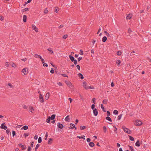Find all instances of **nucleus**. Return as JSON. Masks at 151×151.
<instances>
[{
    "label": "nucleus",
    "mask_w": 151,
    "mask_h": 151,
    "mask_svg": "<svg viewBox=\"0 0 151 151\" xmlns=\"http://www.w3.org/2000/svg\"><path fill=\"white\" fill-rule=\"evenodd\" d=\"M42 138L41 137H39L38 139V142L39 143H40L42 142Z\"/></svg>",
    "instance_id": "nucleus-37"
},
{
    "label": "nucleus",
    "mask_w": 151,
    "mask_h": 151,
    "mask_svg": "<svg viewBox=\"0 0 151 151\" xmlns=\"http://www.w3.org/2000/svg\"><path fill=\"white\" fill-rule=\"evenodd\" d=\"M29 135V133H25L24 134V135L25 136V137L28 136Z\"/></svg>",
    "instance_id": "nucleus-53"
},
{
    "label": "nucleus",
    "mask_w": 151,
    "mask_h": 151,
    "mask_svg": "<svg viewBox=\"0 0 151 151\" xmlns=\"http://www.w3.org/2000/svg\"><path fill=\"white\" fill-rule=\"evenodd\" d=\"M108 101V100L106 99H104L102 101V102L104 104H106Z\"/></svg>",
    "instance_id": "nucleus-21"
},
{
    "label": "nucleus",
    "mask_w": 151,
    "mask_h": 151,
    "mask_svg": "<svg viewBox=\"0 0 151 151\" xmlns=\"http://www.w3.org/2000/svg\"><path fill=\"white\" fill-rule=\"evenodd\" d=\"M86 127L85 126H81L80 127V129H81V130H83L84 129H86Z\"/></svg>",
    "instance_id": "nucleus-25"
},
{
    "label": "nucleus",
    "mask_w": 151,
    "mask_h": 151,
    "mask_svg": "<svg viewBox=\"0 0 151 151\" xmlns=\"http://www.w3.org/2000/svg\"><path fill=\"white\" fill-rule=\"evenodd\" d=\"M47 50H48V51H50V52H51V54L53 53V51H52V50H51V48H48V49H47Z\"/></svg>",
    "instance_id": "nucleus-42"
},
{
    "label": "nucleus",
    "mask_w": 151,
    "mask_h": 151,
    "mask_svg": "<svg viewBox=\"0 0 151 151\" xmlns=\"http://www.w3.org/2000/svg\"><path fill=\"white\" fill-rule=\"evenodd\" d=\"M129 139L131 141H134V138L131 136H129Z\"/></svg>",
    "instance_id": "nucleus-40"
},
{
    "label": "nucleus",
    "mask_w": 151,
    "mask_h": 151,
    "mask_svg": "<svg viewBox=\"0 0 151 151\" xmlns=\"http://www.w3.org/2000/svg\"><path fill=\"white\" fill-rule=\"evenodd\" d=\"M118 111L116 110H114L113 112V113L114 114H118Z\"/></svg>",
    "instance_id": "nucleus-39"
},
{
    "label": "nucleus",
    "mask_w": 151,
    "mask_h": 151,
    "mask_svg": "<svg viewBox=\"0 0 151 151\" xmlns=\"http://www.w3.org/2000/svg\"><path fill=\"white\" fill-rule=\"evenodd\" d=\"M79 77L81 78V79H83L84 78L83 75L81 73H79L78 74Z\"/></svg>",
    "instance_id": "nucleus-18"
},
{
    "label": "nucleus",
    "mask_w": 151,
    "mask_h": 151,
    "mask_svg": "<svg viewBox=\"0 0 151 151\" xmlns=\"http://www.w3.org/2000/svg\"><path fill=\"white\" fill-rule=\"evenodd\" d=\"M65 82L67 84V85L69 87H72L73 85L72 84V83L70 81H65Z\"/></svg>",
    "instance_id": "nucleus-6"
},
{
    "label": "nucleus",
    "mask_w": 151,
    "mask_h": 151,
    "mask_svg": "<svg viewBox=\"0 0 151 151\" xmlns=\"http://www.w3.org/2000/svg\"><path fill=\"white\" fill-rule=\"evenodd\" d=\"M113 127H114V128H115V129H114V132H116L117 129V128H116V127L114 125L113 126Z\"/></svg>",
    "instance_id": "nucleus-55"
},
{
    "label": "nucleus",
    "mask_w": 151,
    "mask_h": 151,
    "mask_svg": "<svg viewBox=\"0 0 151 151\" xmlns=\"http://www.w3.org/2000/svg\"><path fill=\"white\" fill-rule=\"evenodd\" d=\"M13 137H14L16 135L15 132L14 131H12Z\"/></svg>",
    "instance_id": "nucleus-50"
},
{
    "label": "nucleus",
    "mask_w": 151,
    "mask_h": 151,
    "mask_svg": "<svg viewBox=\"0 0 151 151\" xmlns=\"http://www.w3.org/2000/svg\"><path fill=\"white\" fill-rule=\"evenodd\" d=\"M51 119V117L50 116H48L46 122L47 123H49L50 122Z\"/></svg>",
    "instance_id": "nucleus-28"
},
{
    "label": "nucleus",
    "mask_w": 151,
    "mask_h": 151,
    "mask_svg": "<svg viewBox=\"0 0 151 151\" xmlns=\"http://www.w3.org/2000/svg\"><path fill=\"white\" fill-rule=\"evenodd\" d=\"M43 66L44 67L45 66L46 67H47L48 66L47 64L46 63H43Z\"/></svg>",
    "instance_id": "nucleus-58"
},
{
    "label": "nucleus",
    "mask_w": 151,
    "mask_h": 151,
    "mask_svg": "<svg viewBox=\"0 0 151 151\" xmlns=\"http://www.w3.org/2000/svg\"><path fill=\"white\" fill-rule=\"evenodd\" d=\"M70 127H68V128L69 129H73V128H74V127H75V125L74 124H72V123H70Z\"/></svg>",
    "instance_id": "nucleus-10"
},
{
    "label": "nucleus",
    "mask_w": 151,
    "mask_h": 151,
    "mask_svg": "<svg viewBox=\"0 0 151 151\" xmlns=\"http://www.w3.org/2000/svg\"><path fill=\"white\" fill-rule=\"evenodd\" d=\"M6 133L9 134V132H10V130H9L8 129H7L6 130Z\"/></svg>",
    "instance_id": "nucleus-57"
},
{
    "label": "nucleus",
    "mask_w": 151,
    "mask_h": 151,
    "mask_svg": "<svg viewBox=\"0 0 151 151\" xmlns=\"http://www.w3.org/2000/svg\"><path fill=\"white\" fill-rule=\"evenodd\" d=\"M29 110L32 113H33V111L34 110V109L32 107H29Z\"/></svg>",
    "instance_id": "nucleus-24"
},
{
    "label": "nucleus",
    "mask_w": 151,
    "mask_h": 151,
    "mask_svg": "<svg viewBox=\"0 0 151 151\" xmlns=\"http://www.w3.org/2000/svg\"><path fill=\"white\" fill-rule=\"evenodd\" d=\"M27 151H31V147L29 146H28Z\"/></svg>",
    "instance_id": "nucleus-64"
},
{
    "label": "nucleus",
    "mask_w": 151,
    "mask_h": 151,
    "mask_svg": "<svg viewBox=\"0 0 151 151\" xmlns=\"http://www.w3.org/2000/svg\"><path fill=\"white\" fill-rule=\"evenodd\" d=\"M80 53L81 55H83V51L82 50H80Z\"/></svg>",
    "instance_id": "nucleus-46"
},
{
    "label": "nucleus",
    "mask_w": 151,
    "mask_h": 151,
    "mask_svg": "<svg viewBox=\"0 0 151 151\" xmlns=\"http://www.w3.org/2000/svg\"><path fill=\"white\" fill-rule=\"evenodd\" d=\"M122 128L125 132L129 134L131 133V131L128 129L126 128L125 126H122Z\"/></svg>",
    "instance_id": "nucleus-1"
},
{
    "label": "nucleus",
    "mask_w": 151,
    "mask_h": 151,
    "mask_svg": "<svg viewBox=\"0 0 151 151\" xmlns=\"http://www.w3.org/2000/svg\"><path fill=\"white\" fill-rule=\"evenodd\" d=\"M142 122L139 120H137L135 122V124L136 126H139L141 125Z\"/></svg>",
    "instance_id": "nucleus-4"
},
{
    "label": "nucleus",
    "mask_w": 151,
    "mask_h": 151,
    "mask_svg": "<svg viewBox=\"0 0 151 151\" xmlns=\"http://www.w3.org/2000/svg\"><path fill=\"white\" fill-rule=\"evenodd\" d=\"M69 57L72 62H73V61H74V60H75L73 56H72L70 55L69 56Z\"/></svg>",
    "instance_id": "nucleus-15"
},
{
    "label": "nucleus",
    "mask_w": 151,
    "mask_h": 151,
    "mask_svg": "<svg viewBox=\"0 0 151 151\" xmlns=\"http://www.w3.org/2000/svg\"><path fill=\"white\" fill-rule=\"evenodd\" d=\"M50 72L51 73H54V70L53 68H52L50 71Z\"/></svg>",
    "instance_id": "nucleus-48"
},
{
    "label": "nucleus",
    "mask_w": 151,
    "mask_h": 151,
    "mask_svg": "<svg viewBox=\"0 0 151 151\" xmlns=\"http://www.w3.org/2000/svg\"><path fill=\"white\" fill-rule=\"evenodd\" d=\"M55 114H52L51 115V119L52 120H53L55 119Z\"/></svg>",
    "instance_id": "nucleus-29"
},
{
    "label": "nucleus",
    "mask_w": 151,
    "mask_h": 151,
    "mask_svg": "<svg viewBox=\"0 0 151 151\" xmlns=\"http://www.w3.org/2000/svg\"><path fill=\"white\" fill-rule=\"evenodd\" d=\"M28 127L27 126H24L22 128H21V129H23L24 130H26L28 129Z\"/></svg>",
    "instance_id": "nucleus-19"
},
{
    "label": "nucleus",
    "mask_w": 151,
    "mask_h": 151,
    "mask_svg": "<svg viewBox=\"0 0 151 151\" xmlns=\"http://www.w3.org/2000/svg\"><path fill=\"white\" fill-rule=\"evenodd\" d=\"M32 29L34 30H35V31H36V32H38V29L36 27V26L35 25L32 24Z\"/></svg>",
    "instance_id": "nucleus-8"
},
{
    "label": "nucleus",
    "mask_w": 151,
    "mask_h": 151,
    "mask_svg": "<svg viewBox=\"0 0 151 151\" xmlns=\"http://www.w3.org/2000/svg\"><path fill=\"white\" fill-rule=\"evenodd\" d=\"M129 147L130 150L131 151H135L132 147L129 145Z\"/></svg>",
    "instance_id": "nucleus-31"
},
{
    "label": "nucleus",
    "mask_w": 151,
    "mask_h": 151,
    "mask_svg": "<svg viewBox=\"0 0 151 151\" xmlns=\"http://www.w3.org/2000/svg\"><path fill=\"white\" fill-rule=\"evenodd\" d=\"M29 8H25V9H23V12H26V11H28V10H29Z\"/></svg>",
    "instance_id": "nucleus-41"
},
{
    "label": "nucleus",
    "mask_w": 151,
    "mask_h": 151,
    "mask_svg": "<svg viewBox=\"0 0 151 151\" xmlns=\"http://www.w3.org/2000/svg\"><path fill=\"white\" fill-rule=\"evenodd\" d=\"M96 100L95 98H93L92 100V102L94 104H95V100Z\"/></svg>",
    "instance_id": "nucleus-45"
},
{
    "label": "nucleus",
    "mask_w": 151,
    "mask_h": 151,
    "mask_svg": "<svg viewBox=\"0 0 151 151\" xmlns=\"http://www.w3.org/2000/svg\"><path fill=\"white\" fill-rule=\"evenodd\" d=\"M77 137L78 138L80 139L83 138V139H85V136H84V135H83V136H82V137L77 136Z\"/></svg>",
    "instance_id": "nucleus-33"
},
{
    "label": "nucleus",
    "mask_w": 151,
    "mask_h": 151,
    "mask_svg": "<svg viewBox=\"0 0 151 151\" xmlns=\"http://www.w3.org/2000/svg\"><path fill=\"white\" fill-rule=\"evenodd\" d=\"M122 114H120L118 116V118L117 119V120H119L121 119L122 116Z\"/></svg>",
    "instance_id": "nucleus-35"
},
{
    "label": "nucleus",
    "mask_w": 151,
    "mask_h": 151,
    "mask_svg": "<svg viewBox=\"0 0 151 151\" xmlns=\"http://www.w3.org/2000/svg\"><path fill=\"white\" fill-rule=\"evenodd\" d=\"M86 140L88 142H89L91 141V139L89 138H87L86 139Z\"/></svg>",
    "instance_id": "nucleus-63"
},
{
    "label": "nucleus",
    "mask_w": 151,
    "mask_h": 151,
    "mask_svg": "<svg viewBox=\"0 0 151 151\" xmlns=\"http://www.w3.org/2000/svg\"><path fill=\"white\" fill-rule=\"evenodd\" d=\"M107 37L106 36L102 38V41L103 42H105L107 40Z\"/></svg>",
    "instance_id": "nucleus-22"
},
{
    "label": "nucleus",
    "mask_w": 151,
    "mask_h": 151,
    "mask_svg": "<svg viewBox=\"0 0 151 151\" xmlns=\"http://www.w3.org/2000/svg\"><path fill=\"white\" fill-rule=\"evenodd\" d=\"M0 127L1 128L5 130L7 128L5 123L2 124L1 126Z\"/></svg>",
    "instance_id": "nucleus-5"
},
{
    "label": "nucleus",
    "mask_w": 151,
    "mask_h": 151,
    "mask_svg": "<svg viewBox=\"0 0 151 151\" xmlns=\"http://www.w3.org/2000/svg\"><path fill=\"white\" fill-rule=\"evenodd\" d=\"M34 56L35 58H39L40 55L36 54Z\"/></svg>",
    "instance_id": "nucleus-49"
},
{
    "label": "nucleus",
    "mask_w": 151,
    "mask_h": 151,
    "mask_svg": "<svg viewBox=\"0 0 151 151\" xmlns=\"http://www.w3.org/2000/svg\"><path fill=\"white\" fill-rule=\"evenodd\" d=\"M33 144H34V142H32L31 143V146L32 147H33Z\"/></svg>",
    "instance_id": "nucleus-62"
},
{
    "label": "nucleus",
    "mask_w": 151,
    "mask_h": 151,
    "mask_svg": "<svg viewBox=\"0 0 151 151\" xmlns=\"http://www.w3.org/2000/svg\"><path fill=\"white\" fill-rule=\"evenodd\" d=\"M89 145L91 147H93L95 145L94 143L92 142H90Z\"/></svg>",
    "instance_id": "nucleus-20"
},
{
    "label": "nucleus",
    "mask_w": 151,
    "mask_h": 151,
    "mask_svg": "<svg viewBox=\"0 0 151 151\" xmlns=\"http://www.w3.org/2000/svg\"><path fill=\"white\" fill-rule=\"evenodd\" d=\"M28 69L27 68H24L22 70V72L24 73L25 75H27L28 73Z\"/></svg>",
    "instance_id": "nucleus-2"
},
{
    "label": "nucleus",
    "mask_w": 151,
    "mask_h": 151,
    "mask_svg": "<svg viewBox=\"0 0 151 151\" xmlns=\"http://www.w3.org/2000/svg\"><path fill=\"white\" fill-rule=\"evenodd\" d=\"M104 33L105 34L106 36H107V37L109 36V34L106 31H104Z\"/></svg>",
    "instance_id": "nucleus-36"
},
{
    "label": "nucleus",
    "mask_w": 151,
    "mask_h": 151,
    "mask_svg": "<svg viewBox=\"0 0 151 151\" xmlns=\"http://www.w3.org/2000/svg\"><path fill=\"white\" fill-rule=\"evenodd\" d=\"M93 112L95 116H97L98 114V111L97 109L95 108L93 109Z\"/></svg>",
    "instance_id": "nucleus-7"
},
{
    "label": "nucleus",
    "mask_w": 151,
    "mask_h": 151,
    "mask_svg": "<svg viewBox=\"0 0 151 151\" xmlns=\"http://www.w3.org/2000/svg\"><path fill=\"white\" fill-rule=\"evenodd\" d=\"M38 136L37 135H35V137H34V139H36V140H37V138H38Z\"/></svg>",
    "instance_id": "nucleus-61"
},
{
    "label": "nucleus",
    "mask_w": 151,
    "mask_h": 151,
    "mask_svg": "<svg viewBox=\"0 0 151 151\" xmlns=\"http://www.w3.org/2000/svg\"><path fill=\"white\" fill-rule=\"evenodd\" d=\"M95 107V105L94 104H93L91 106V109H94V108Z\"/></svg>",
    "instance_id": "nucleus-54"
},
{
    "label": "nucleus",
    "mask_w": 151,
    "mask_h": 151,
    "mask_svg": "<svg viewBox=\"0 0 151 151\" xmlns=\"http://www.w3.org/2000/svg\"><path fill=\"white\" fill-rule=\"evenodd\" d=\"M61 75L63 77H68V76L65 74H62Z\"/></svg>",
    "instance_id": "nucleus-51"
},
{
    "label": "nucleus",
    "mask_w": 151,
    "mask_h": 151,
    "mask_svg": "<svg viewBox=\"0 0 151 151\" xmlns=\"http://www.w3.org/2000/svg\"><path fill=\"white\" fill-rule=\"evenodd\" d=\"M27 17L25 15H24L23 16V21L25 22L27 21Z\"/></svg>",
    "instance_id": "nucleus-16"
},
{
    "label": "nucleus",
    "mask_w": 151,
    "mask_h": 151,
    "mask_svg": "<svg viewBox=\"0 0 151 151\" xmlns=\"http://www.w3.org/2000/svg\"><path fill=\"white\" fill-rule=\"evenodd\" d=\"M73 62L74 64L76 65L77 64V61L76 60H74Z\"/></svg>",
    "instance_id": "nucleus-47"
},
{
    "label": "nucleus",
    "mask_w": 151,
    "mask_h": 151,
    "mask_svg": "<svg viewBox=\"0 0 151 151\" xmlns=\"http://www.w3.org/2000/svg\"><path fill=\"white\" fill-rule=\"evenodd\" d=\"M116 63L118 65H119L121 63V61L119 60H117L116 61Z\"/></svg>",
    "instance_id": "nucleus-23"
},
{
    "label": "nucleus",
    "mask_w": 151,
    "mask_h": 151,
    "mask_svg": "<svg viewBox=\"0 0 151 151\" xmlns=\"http://www.w3.org/2000/svg\"><path fill=\"white\" fill-rule=\"evenodd\" d=\"M58 10L59 8L57 7H56L55 9V12L56 13H57L58 12Z\"/></svg>",
    "instance_id": "nucleus-34"
},
{
    "label": "nucleus",
    "mask_w": 151,
    "mask_h": 151,
    "mask_svg": "<svg viewBox=\"0 0 151 151\" xmlns=\"http://www.w3.org/2000/svg\"><path fill=\"white\" fill-rule=\"evenodd\" d=\"M58 127L61 129L63 128L64 126L63 125L59 123L58 124Z\"/></svg>",
    "instance_id": "nucleus-11"
},
{
    "label": "nucleus",
    "mask_w": 151,
    "mask_h": 151,
    "mask_svg": "<svg viewBox=\"0 0 151 151\" xmlns=\"http://www.w3.org/2000/svg\"><path fill=\"white\" fill-rule=\"evenodd\" d=\"M107 115L108 116L110 115V113L109 111H107Z\"/></svg>",
    "instance_id": "nucleus-56"
},
{
    "label": "nucleus",
    "mask_w": 151,
    "mask_h": 151,
    "mask_svg": "<svg viewBox=\"0 0 151 151\" xmlns=\"http://www.w3.org/2000/svg\"><path fill=\"white\" fill-rule=\"evenodd\" d=\"M132 17V15L131 14H129L126 17L127 19H130Z\"/></svg>",
    "instance_id": "nucleus-14"
},
{
    "label": "nucleus",
    "mask_w": 151,
    "mask_h": 151,
    "mask_svg": "<svg viewBox=\"0 0 151 151\" xmlns=\"http://www.w3.org/2000/svg\"><path fill=\"white\" fill-rule=\"evenodd\" d=\"M68 35H65L63 36V39H66Z\"/></svg>",
    "instance_id": "nucleus-44"
},
{
    "label": "nucleus",
    "mask_w": 151,
    "mask_h": 151,
    "mask_svg": "<svg viewBox=\"0 0 151 151\" xmlns=\"http://www.w3.org/2000/svg\"><path fill=\"white\" fill-rule=\"evenodd\" d=\"M82 59V57H79L78 58V61H80Z\"/></svg>",
    "instance_id": "nucleus-60"
},
{
    "label": "nucleus",
    "mask_w": 151,
    "mask_h": 151,
    "mask_svg": "<svg viewBox=\"0 0 151 151\" xmlns=\"http://www.w3.org/2000/svg\"><path fill=\"white\" fill-rule=\"evenodd\" d=\"M69 117V115H68L66 117V118H65V120L66 121H67V122H69V120H70V119H69L68 118Z\"/></svg>",
    "instance_id": "nucleus-27"
},
{
    "label": "nucleus",
    "mask_w": 151,
    "mask_h": 151,
    "mask_svg": "<svg viewBox=\"0 0 151 151\" xmlns=\"http://www.w3.org/2000/svg\"><path fill=\"white\" fill-rule=\"evenodd\" d=\"M39 98L40 99V102L42 103L44 102V100L41 94H40L39 96Z\"/></svg>",
    "instance_id": "nucleus-9"
},
{
    "label": "nucleus",
    "mask_w": 151,
    "mask_h": 151,
    "mask_svg": "<svg viewBox=\"0 0 151 151\" xmlns=\"http://www.w3.org/2000/svg\"><path fill=\"white\" fill-rule=\"evenodd\" d=\"M135 145L137 147H139L140 146L139 141L137 140L135 143Z\"/></svg>",
    "instance_id": "nucleus-17"
},
{
    "label": "nucleus",
    "mask_w": 151,
    "mask_h": 151,
    "mask_svg": "<svg viewBox=\"0 0 151 151\" xmlns=\"http://www.w3.org/2000/svg\"><path fill=\"white\" fill-rule=\"evenodd\" d=\"M106 119L107 120H108V121H110L111 122H112V120L111 119V118L109 117L108 116H107L106 117Z\"/></svg>",
    "instance_id": "nucleus-32"
},
{
    "label": "nucleus",
    "mask_w": 151,
    "mask_h": 151,
    "mask_svg": "<svg viewBox=\"0 0 151 151\" xmlns=\"http://www.w3.org/2000/svg\"><path fill=\"white\" fill-rule=\"evenodd\" d=\"M83 87L86 89H89L88 86L86 85V83L85 81H84L83 82Z\"/></svg>",
    "instance_id": "nucleus-3"
},
{
    "label": "nucleus",
    "mask_w": 151,
    "mask_h": 151,
    "mask_svg": "<svg viewBox=\"0 0 151 151\" xmlns=\"http://www.w3.org/2000/svg\"><path fill=\"white\" fill-rule=\"evenodd\" d=\"M101 108L102 109L103 111L104 112H106V110L104 109V107L103 106V105L102 104H101Z\"/></svg>",
    "instance_id": "nucleus-26"
},
{
    "label": "nucleus",
    "mask_w": 151,
    "mask_h": 151,
    "mask_svg": "<svg viewBox=\"0 0 151 151\" xmlns=\"http://www.w3.org/2000/svg\"><path fill=\"white\" fill-rule=\"evenodd\" d=\"M19 147L22 148V150H25L26 149V147L25 146H24V145H22L21 143L19 144Z\"/></svg>",
    "instance_id": "nucleus-12"
},
{
    "label": "nucleus",
    "mask_w": 151,
    "mask_h": 151,
    "mask_svg": "<svg viewBox=\"0 0 151 151\" xmlns=\"http://www.w3.org/2000/svg\"><path fill=\"white\" fill-rule=\"evenodd\" d=\"M49 96H50V93L48 92L46 94L45 96V99L46 100H47L49 97Z\"/></svg>",
    "instance_id": "nucleus-13"
},
{
    "label": "nucleus",
    "mask_w": 151,
    "mask_h": 151,
    "mask_svg": "<svg viewBox=\"0 0 151 151\" xmlns=\"http://www.w3.org/2000/svg\"><path fill=\"white\" fill-rule=\"evenodd\" d=\"M104 129V133H106V126H104L103 127Z\"/></svg>",
    "instance_id": "nucleus-38"
},
{
    "label": "nucleus",
    "mask_w": 151,
    "mask_h": 151,
    "mask_svg": "<svg viewBox=\"0 0 151 151\" xmlns=\"http://www.w3.org/2000/svg\"><path fill=\"white\" fill-rule=\"evenodd\" d=\"M117 54L118 55H120L122 54V52L120 51H118L117 52Z\"/></svg>",
    "instance_id": "nucleus-43"
},
{
    "label": "nucleus",
    "mask_w": 151,
    "mask_h": 151,
    "mask_svg": "<svg viewBox=\"0 0 151 151\" xmlns=\"http://www.w3.org/2000/svg\"><path fill=\"white\" fill-rule=\"evenodd\" d=\"M76 67L77 68V69L80 70V66H79V65H76Z\"/></svg>",
    "instance_id": "nucleus-52"
},
{
    "label": "nucleus",
    "mask_w": 151,
    "mask_h": 151,
    "mask_svg": "<svg viewBox=\"0 0 151 151\" xmlns=\"http://www.w3.org/2000/svg\"><path fill=\"white\" fill-rule=\"evenodd\" d=\"M4 19V17L2 16H0V20H3Z\"/></svg>",
    "instance_id": "nucleus-59"
},
{
    "label": "nucleus",
    "mask_w": 151,
    "mask_h": 151,
    "mask_svg": "<svg viewBox=\"0 0 151 151\" xmlns=\"http://www.w3.org/2000/svg\"><path fill=\"white\" fill-rule=\"evenodd\" d=\"M52 138H50L49 139L48 141V143L49 144H51L52 143V142H52Z\"/></svg>",
    "instance_id": "nucleus-30"
}]
</instances>
